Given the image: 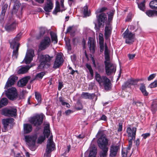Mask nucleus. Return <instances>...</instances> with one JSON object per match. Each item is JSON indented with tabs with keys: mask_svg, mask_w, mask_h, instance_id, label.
Instances as JSON below:
<instances>
[{
	"mask_svg": "<svg viewBox=\"0 0 157 157\" xmlns=\"http://www.w3.org/2000/svg\"><path fill=\"white\" fill-rule=\"evenodd\" d=\"M97 138H98L97 140L98 146L100 149L108 148L109 140L106 137V135L103 130H99L96 135Z\"/></svg>",
	"mask_w": 157,
	"mask_h": 157,
	"instance_id": "obj_1",
	"label": "nucleus"
},
{
	"mask_svg": "<svg viewBox=\"0 0 157 157\" xmlns=\"http://www.w3.org/2000/svg\"><path fill=\"white\" fill-rule=\"evenodd\" d=\"M22 34L21 33L18 34L14 39L10 42V47L14 49L13 52L12 58L13 59H16L18 55V50L20 44L18 43L21 37Z\"/></svg>",
	"mask_w": 157,
	"mask_h": 157,
	"instance_id": "obj_2",
	"label": "nucleus"
},
{
	"mask_svg": "<svg viewBox=\"0 0 157 157\" xmlns=\"http://www.w3.org/2000/svg\"><path fill=\"white\" fill-rule=\"evenodd\" d=\"M136 128L133 127L132 129L130 127H128L127 128L126 132L128 134V146L127 148V153L128 150H129L132 145V140L135 139Z\"/></svg>",
	"mask_w": 157,
	"mask_h": 157,
	"instance_id": "obj_3",
	"label": "nucleus"
},
{
	"mask_svg": "<svg viewBox=\"0 0 157 157\" xmlns=\"http://www.w3.org/2000/svg\"><path fill=\"white\" fill-rule=\"evenodd\" d=\"M40 63L37 67L38 69H42L44 68H47L50 65V62L52 57H50L48 55L41 54L39 56Z\"/></svg>",
	"mask_w": 157,
	"mask_h": 157,
	"instance_id": "obj_4",
	"label": "nucleus"
},
{
	"mask_svg": "<svg viewBox=\"0 0 157 157\" xmlns=\"http://www.w3.org/2000/svg\"><path fill=\"white\" fill-rule=\"evenodd\" d=\"M55 148V145L52 140V137L51 136L47 141L45 152L44 154V156L45 157H50L51 153Z\"/></svg>",
	"mask_w": 157,
	"mask_h": 157,
	"instance_id": "obj_5",
	"label": "nucleus"
},
{
	"mask_svg": "<svg viewBox=\"0 0 157 157\" xmlns=\"http://www.w3.org/2000/svg\"><path fill=\"white\" fill-rule=\"evenodd\" d=\"M44 117V115L43 114H36L31 117L29 121L34 126L38 127L42 124Z\"/></svg>",
	"mask_w": 157,
	"mask_h": 157,
	"instance_id": "obj_6",
	"label": "nucleus"
},
{
	"mask_svg": "<svg viewBox=\"0 0 157 157\" xmlns=\"http://www.w3.org/2000/svg\"><path fill=\"white\" fill-rule=\"evenodd\" d=\"M122 36L124 38L125 40L126 44H132L134 41L135 35L130 32L127 29L123 33Z\"/></svg>",
	"mask_w": 157,
	"mask_h": 157,
	"instance_id": "obj_7",
	"label": "nucleus"
},
{
	"mask_svg": "<svg viewBox=\"0 0 157 157\" xmlns=\"http://www.w3.org/2000/svg\"><path fill=\"white\" fill-rule=\"evenodd\" d=\"M105 69L106 75L108 76L114 74L116 70V65L112 63H105Z\"/></svg>",
	"mask_w": 157,
	"mask_h": 157,
	"instance_id": "obj_8",
	"label": "nucleus"
},
{
	"mask_svg": "<svg viewBox=\"0 0 157 157\" xmlns=\"http://www.w3.org/2000/svg\"><path fill=\"white\" fill-rule=\"evenodd\" d=\"M36 139V136H26L25 140L29 148L32 151L35 149V144Z\"/></svg>",
	"mask_w": 157,
	"mask_h": 157,
	"instance_id": "obj_9",
	"label": "nucleus"
},
{
	"mask_svg": "<svg viewBox=\"0 0 157 157\" xmlns=\"http://www.w3.org/2000/svg\"><path fill=\"white\" fill-rule=\"evenodd\" d=\"M6 96L10 100H14L17 98V92L15 87H11L6 91Z\"/></svg>",
	"mask_w": 157,
	"mask_h": 157,
	"instance_id": "obj_10",
	"label": "nucleus"
},
{
	"mask_svg": "<svg viewBox=\"0 0 157 157\" xmlns=\"http://www.w3.org/2000/svg\"><path fill=\"white\" fill-rule=\"evenodd\" d=\"M43 133L44 136H41L39 137L38 141V143H42L45 139V137L48 138L50 135V130L49 123H47L45 124L44 127Z\"/></svg>",
	"mask_w": 157,
	"mask_h": 157,
	"instance_id": "obj_11",
	"label": "nucleus"
},
{
	"mask_svg": "<svg viewBox=\"0 0 157 157\" xmlns=\"http://www.w3.org/2000/svg\"><path fill=\"white\" fill-rule=\"evenodd\" d=\"M17 110L15 108H5L2 109L1 114L7 117H15L16 116Z\"/></svg>",
	"mask_w": 157,
	"mask_h": 157,
	"instance_id": "obj_12",
	"label": "nucleus"
},
{
	"mask_svg": "<svg viewBox=\"0 0 157 157\" xmlns=\"http://www.w3.org/2000/svg\"><path fill=\"white\" fill-rule=\"evenodd\" d=\"M35 54L33 50L29 49L28 50L24 59L22 62L25 61L26 64L29 63L33 59V57L34 56Z\"/></svg>",
	"mask_w": 157,
	"mask_h": 157,
	"instance_id": "obj_13",
	"label": "nucleus"
},
{
	"mask_svg": "<svg viewBox=\"0 0 157 157\" xmlns=\"http://www.w3.org/2000/svg\"><path fill=\"white\" fill-rule=\"evenodd\" d=\"M51 42V40L49 37H45L40 43V48L41 50L45 49L49 46Z\"/></svg>",
	"mask_w": 157,
	"mask_h": 157,
	"instance_id": "obj_14",
	"label": "nucleus"
},
{
	"mask_svg": "<svg viewBox=\"0 0 157 157\" xmlns=\"http://www.w3.org/2000/svg\"><path fill=\"white\" fill-rule=\"evenodd\" d=\"M141 80H142V79H136L134 80L131 79L128 80L123 84L122 86V90H124L127 88H130L131 85H136L138 81Z\"/></svg>",
	"mask_w": 157,
	"mask_h": 157,
	"instance_id": "obj_15",
	"label": "nucleus"
},
{
	"mask_svg": "<svg viewBox=\"0 0 157 157\" xmlns=\"http://www.w3.org/2000/svg\"><path fill=\"white\" fill-rule=\"evenodd\" d=\"M63 62V60L62 54L59 53H58L56 55V58L53 64V68L56 69L59 68L62 64Z\"/></svg>",
	"mask_w": 157,
	"mask_h": 157,
	"instance_id": "obj_16",
	"label": "nucleus"
},
{
	"mask_svg": "<svg viewBox=\"0 0 157 157\" xmlns=\"http://www.w3.org/2000/svg\"><path fill=\"white\" fill-rule=\"evenodd\" d=\"M14 120V119L12 118L3 119L2 120V124L3 126V128L2 129L3 132L6 131L8 130L9 125L10 124H13Z\"/></svg>",
	"mask_w": 157,
	"mask_h": 157,
	"instance_id": "obj_17",
	"label": "nucleus"
},
{
	"mask_svg": "<svg viewBox=\"0 0 157 157\" xmlns=\"http://www.w3.org/2000/svg\"><path fill=\"white\" fill-rule=\"evenodd\" d=\"M18 79V77L15 75H11L8 79L5 88L8 89V88L13 85Z\"/></svg>",
	"mask_w": 157,
	"mask_h": 157,
	"instance_id": "obj_18",
	"label": "nucleus"
},
{
	"mask_svg": "<svg viewBox=\"0 0 157 157\" xmlns=\"http://www.w3.org/2000/svg\"><path fill=\"white\" fill-rule=\"evenodd\" d=\"M98 24L100 25H104V23L107 19L106 15L104 13H102L99 15L98 17Z\"/></svg>",
	"mask_w": 157,
	"mask_h": 157,
	"instance_id": "obj_19",
	"label": "nucleus"
},
{
	"mask_svg": "<svg viewBox=\"0 0 157 157\" xmlns=\"http://www.w3.org/2000/svg\"><path fill=\"white\" fill-rule=\"evenodd\" d=\"M53 7V4L52 0H47L43 8L45 12H49L51 11Z\"/></svg>",
	"mask_w": 157,
	"mask_h": 157,
	"instance_id": "obj_20",
	"label": "nucleus"
},
{
	"mask_svg": "<svg viewBox=\"0 0 157 157\" xmlns=\"http://www.w3.org/2000/svg\"><path fill=\"white\" fill-rule=\"evenodd\" d=\"M119 149V146L112 145L110 147V157H115Z\"/></svg>",
	"mask_w": 157,
	"mask_h": 157,
	"instance_id": "obj_21",
	"label": "nucleus"
},
{
	"mask_svg": "<svg viewBox=\"0 0 157 157\" xmlns=\"http://www.w3.org/2000/svg\"><path fill=\"white\" fill-rule=\"evenodd\" d=\"M88 44L91 52L93 53H94L95 51L96 45L94 40L92 38H89L88 41Z\"/></svg>",
	"mask_w": 157,
	"mask_h": 157,
	"instance_id": "obj_22",
	"label": "nucleus"
},
{
	"mask_svg": "<svg viewBox=\"0 0 157 157\" xmlns=\"http://www.w3.org/2000/svg\"><path fill=\"white\" fill-rule=\"evenodd\" d=\"M30 79V77L29 76L26 77L21 78L17 82V86L20 87L25 86Z\"/></svg>",
	"mask_w": 157,
	"mask_h": 157,
	"instance_id": "obj_23",
	"label": "nucleus"
},
{
	"mask_svg": "<svg viewBox=\"0 0 157 157\" xmlns=\"http://www.w3.org/2000/svg\"><path fill=\"white\" fill-rule=\"evenodd\" d=\"M136 2L138 5V7L139 9L143 11L144 12L146 10L145 0H136Z\"/></svg>",
	"mask_w": 157,
	"mask_h": 157,
	"instance_id": "obj_24",
	"label": "nucleus"
},
{
	"mask_svg": "<svg viewBox=\"0 0 157 157\" xmlns=\"http://www.w3.org/2000/svg\"><path fill=\"white\" fill-rule=\"evenodd\" d=\"M105 78L107 77L105 76H101L97 72H96L95 78L100 84L103 83L106 80Z\"/></svg>",
	"mask_w": 157,
	"mask_h": 157,
	"instance_id": "obj_25",
	"label": "nucleus"
},
{
	"mask_svg": "<svg viewBox=\"0 0 157 157\" xmlns=\"http://www.w3.org/2000/svg\"><path fill=\"white\" fill-rule=\"evenodd\" d=\"M82 98L85 99H93L95 97L94 94H90L87 92H83L81 94Z\"/></svg>",
	"mask_w": 157,
	"mask_h": 157,
	"instance_id": "obj_26",
	"label": "nucleus"
},
{
	"mask_svg": "<svg viewBox=\"0 0 157 157\" xmlns=\"http://www.w3.org/2000/svg\"><path fill=\"white\" fill-rule=\"evenodd\" d=\"M106 80L103 83L104 87L106 90H110L111 88V84L110 80L107 78H105Z\"/></svg>",
	"mask_w": 157,
	"mask_h": 157,
	"instance_id": "obj_27",
	"label": "nucleus"
},
{
	"mask_svg": "<svg viewBox=\"0 0 157 157\" xmlns=\"http://www.w3.org/2000/svg\"><path fill=\"white\" fill-rule=\"evenodd\" d=\"M31 67V66L29 67V65H27L21 67L19 69L17 73L19 74H24L27 72Z\"/></svg>",
	"mask_w": 157,
	"mask_h": 157,
	"instance_id": "obj_28",
	"label": "nucleus"
},
{
	"mask_svg": "<svg viewBox=\"0 0 157 157\" xmlns=\"http://www.w3.org/2000/svg\"><path fill=\"white\" fill-rule=\"evenodd\" d=\"M24 132L25 133L30 132L32 130V125L29 124H25L23 125Z\"/></svg>",
	"mask_w": 157,
	"mask_h": 157,
	"instance_id": "obj_29",
	"label": "nucleus"
},
{
	"mask_svg": "<svg viewBox=\"0 0 157 157\" xmlns=\"http://www.w3.org/2000/svg\"><path fill=\"white\" fill-rule=\"evenodd\" d=\"M5 28L6 30L8 32L13 30L16 28V22H13L11 24L6 26Z\"/></svg>",
	"mask_w": 157,
	"mask_h": 157,
	"instance_id": "obj_30",
	"label": "nucleus"
},
{
	"mask_svg": "<svg viewBox=\"0 0 157 157\" xmlns=\"http://www.w3.org/2000/svg\"><path fill=\"white\" fill-rule=\"evenodd\" d=\"M112 29L110 27L106 26L105 30V36L107 39L111 34Z\"/></svg>",
	"mask_w": 157,
	"mask_h": 157,
	"instance_id": "obj_31",
	"label": "nucleus"
},
{
	"mask_svg": "<svg viewBox=\"0 0 157 157\" xmlns=\"http://www.w3.org/2000/svg\"><path fill=\"white\" fill-rule=\"evenodd\" d=\"M14 3L12 10V14H15L18 11V10L21 5L19 2H14Z\"/></svg>",
	"mask_w": 157,
	"mask_h": 157,
	"instance_id": "obj_32",
	"label": "nucleus"
},
{
	"mask_svg": "<svg viewBox=\"0 0 157 157\" xmlns=\"http://www.w3.org/2000/svg\"><path fill=\"white\" fill-rule=\"evenodd\" d=\"M65 10V9H60L59 3L58 1H57L56 2V6L55 9L53 11V13L55 14H56L58 12H59L60 11L62 12Z\"/></svg>",
	"mask_w": 157,
	"mask_h": 157,
	"instance_id": "obj_33",
	"label": "nucleus"
},
{
	"mask_svg": "<svg viewBox=\"0 0 157 157\" xmlns=\"http://www.w3.org/2000/svg\"><path fill=\"white\" fill-rule=\"evenodd\" d=\"M8 101L7 98H3L0 100V108L8 104Z\"/></svg>",
	"mask_w": 157,
	"mask_h": 157,
	"instance_id": "obj_34",
	"label": "nucleus"
},
{
	"mask_svg": "<svg viewBox=\"0 0 157 157\" xmlns=\"http://www.w3.org/2000/svg\"><path fill=\"white\" fill-rule=\"evenodd\" d=\"M149 6L152 9L157 10V0L151 1L149 3Z\"/></svg>",
	"mask_w": 157,
	"mask_h": 157,
	"instance_id": "obj_35",
	"label": "nucleus"
},
{
	"mask_svg": "<svg viewBox=\"0 0 157 157\" xmlns=\"http://www.w3.org/2000/svg\"><path fill=\"white\" fill-rule=\"evenodd\" d=\"M140 89L144 95L146 96L148 95V93L146 90L145 86L144 84L143 83H141L140 84Z\"/></svg>",
	"mask_w": 157,
	"mask_h": 157,
	"instance_id": "obj_36",
	"label": "nucleus"
},
{
	"mask_svg": "<svg viewBox=\"0 0 157 157\" xmlns=\"http://www.w3.org/2000/svg\"><path fill=\"white\" fill-rule=\"evenodd\" d=\"M102 151L100 153V157H106L108 154V151L109 150L108 148H103L101 149Z\"/></svg>",
	"mask_w": 157,
	"mask_h": 157,
	"instance_id": "obj_37",
	"label": "nucleus"
},
{
	"mask_svg": "<svg viewBox=\"0 0 157 157\" xmlns=\"http://www.w3.org/2000/svg\"><path fill=\"white\" fill-rule=\"evenodd\" d=\"M97 153V148L95 147H94L90 151L88 157H95Z\"/></svg>",
	"mask_w": 157,
	"mask_h": 157,
	"instance_id": "obj_38",
	"label": "nucleus"
},
{
	"mask_svg": "<svg viewBox=\"0 0 157 157\" xmlns=\"http://www.w3.org/2000/svg\"><path fill=\"white\" fill-rule=\"evenodd\" d=\"M82 10L83 12L84 15L85 17L90 16V11H88V7L86 5L83 7Z\"/></svg>",
	"mask_w": 157,
	"mask_h": 157,
	"instance_id": "obj_39",
	"label": "nucleus"
},
{
	"mask_svg": "<svg viewBox=\"0 0 157 157\" xmlns=\"http://www.w3.org/2000/svg\"><path fill=\"white\" fill-rule=\"evenodd\" d=\"M52 40L54 41V44H56L58 42L57 36L56 34L53 32H51L50 33Z\"/></svg>",
	"mask_w": 157,
	"mask_h": 157,
	"instance_id": "obj_40",
	"label": "nucleus"
},
{
	"mask_svg": "<svg viewBox=\"0 0 157 157\" xmlns=\"http://www.w3.org/2000/svg\"><path fill=\"white\" fill-rule=\"evenodd\" d=\"M35 98L38 101V103H40L41 101V96L40 94L37 92H35Z\"/></svg>",
	"mask_w": 157,
	"mask_h": 157,
	"instance_id": "obj_41",
	"label": "nucleus"
},
{
	"mask_svg": "<svg viewBox=\"0 0 157 157\" xmlns=\"http://www.w3.org/2000/svg\"><path fill=\"white\" fill-rule=\"evenodd\" d=\"M46 30L44 28H41L40 29V32L39 33V36L37 37V38L40 39L41 37L43 36L44 35Z\"/></svg>",
	"mask_w": 157,
	"mask_h": 157,
	"instance_id": "obj_42",
	"label": "nucleus"
},
{
	"mask_svg": "<svg viewBox=\"0 0 157 157\" xmlns=\"http://www.w3.org/2000/svg\"><path fill=\"white\" fill-rule=\"evenodd\" d=\"M86 68L89 70L91 76L93 77L94 76V72L91 66L88 64H86Z\"/></svg>",
	"mask_w": 157,
	"mask_h": 157,
	"instance_id": "obj_43",
	"label": "nucleus"
},
{
	"mask_svg": "<svg viewBox=\"0 0 157 157\" xmlns=\"http://www.w3.org/2000/svg\"><path fill=\"white\" fill-rule=\"evenodd\" d=\"M145 13L149 17H153L155 14V12L151 10H147Z\"/></svg>",
	"mask_w": 157,
	"mask_h": 157,
	"instance_id": "obj_44",
	"label": "nucleus"
},
{
	"mask_svg": "<svg viewBox=\"0 0 157 157\" xmlns=\"http://www.w3.org/2000/svg\"><path fill=\"white\" fill-rule=\"evenodd\" d=\"M75 108L78 110L82 109L83 108V106L82 103L79 101L77 103V105L76 106Z\"/></svg>",
	"mask_w": 157,
	"mask_h": 157,
	"instance_id": "obj_45",
	"label": "nucleus"
},
{
	"mask_svg": "<svg viewBox=\"0 0 157 157\" xmlns=\"http://www.w3.org/2000/svg\"><path fill=\"white\" fill-rule=\"evenodd\" d=\"M7 7L8 5L6 4H5L2 7L1 14L3 16H4L5 14Z\"/></svg>",
	"mask_w": 157,
	"mask_h": 157,
	"instance_id": "obj_46",
	"label": "nucleus"
},
{
	"mask_svg": "<svg viewBox=\"0 0 157 157\" xmlns=\"http://www.w3.org/2000/svg\"><path fill=\"white\" fill-rule=\"evenodd\" d=\"M114 14V13L113 11H110L109 12V13L108 14V22H110L112 20Z\"/></svg>",
	"mask_w": 157,
	"mask_h": 157,
	"instance_id": "obj_47",
	"label": "nucleus"
},
{
	"mask_svg": "<svg viewBox=\"0 0 157 157\" xmlns=\"http://www.w3.org/2000/svg\"><path fill=\"white\" fill-rule=\"evenodd\" d=\"M157 87V80H155L153 82L151 83L148 86V87L150 88H155Z\"/></svg>",
	"mask_w": 157,
	"mask_h": 157,
	"instance_id": "obj_48",
	"label": "nucleus"
},
{
	"mask_svg": "<svg viewBox=\"0 0 157 157\" xmlns=\"http://www.w3.org/2000/svg\"><path fill=\"white\" fill-rule=\"evenodd\" d=\"M105 60L104 62V64H105V62L107 63H111V62L110 61V56L109 54L105 55Z\"/></svg>",
	"mask_w": 157,
	"mask_h": 157,
	"instance_id": "obj_49",
	"label": "nucleus"
},
{
	"mask_svg": "<svg viewBox=\"0 0 157 157\" xmlns=\"http://www.w3.org/2000/svg\"><path fill=\"white\" fill-rule=\"evenodd\" d=\"M107 8L105 7H103L97 10L96 11V13H101L105 11V10H106Z\"/></svg>",
	"mask_w": 157,
	"mask_h": 157,
	"instance_id": "obj_50",
	"label": "nucleus"
},
{
	"mask_svg": "<svg viewBox=\"0 0 157 157\" xmlns=\"http://www.w3.org/2000/svg\"><path fill=\"white\" fill-rule=\"evenodd\" d=\"M45 73L44 72H41L37 74L36 75V78H41L43 76L45 75Z\"/></svg>",
	"mask_w": 157,
	"mask_h": 157,
	"instance_id": "obj_51",
	"label": "nucleus"
},
{
	"mask_svg": "<svg viewBox=\"0 0 157 157\" xmlns=\"http://www.w3.org/2000/svg\"><path fill=\"white\" fill-rule=\"evenodd\" d=\"M68 67H69L68 68H69V71H68L70 72V74H71L72 75H73L74 74L75 72H78L77 71V70L75 71V70H73V69H72L71 67L68 66Z\"/></svg>",
	"mask_w": 157,
	"mask_h": 157,
	"instance_id": "obj_52",
	"label": "nucleus"
},
{
	"mask_svg": "<svg viewBox=\"0 0 157 157\" xmlns=\"http://www.w3.org/2000/svg\"><path fill=\"white\" fill-rule=\"evenodd\" d=\"M132 104L133 105H136L137 106H140L143 105V104L141 102L138 101H134L133 102Z\"/></svg>",
	"mask_w": 157,
	"mask_h": 157,
	"instance_id": "obj_53",
	"label": "nucleus"
},
{
	"mask_svg": "<svg viewBox=\"0 0 157 157\" xmlns=\"http://www.w3.org/2000/svg\"><path fill=\"white\" fill-rule=\"evenodd\" d=\"M59 101L61 103V104L63 105H65V103L66 102L65 101V100L64 99V98L62 97H59Z\"/></svg>",
	"mask_w": 157,
	"mask_h": 157,
	"instance_id": "obj_54",
	"label": "nucleus"
},
{
	"mask_svg": "<svg viewBox=\"0 0 157 157\" xmlns=\"http://www.w3.org/2000/svg\"><path fill=\"white\" fill-rule=\"evenodd\" d=\"M156 75L155 74H153L150 75L148 77L147 80L148 81H150L153 79L155 76Z\"/></svg>",
	"mask_w": 157,
	"mask_h": 157,
	"instance_id": "obj_55",
	"label": "nucleus"
},
{
	"mask_svg": "<svg viewBox=\"0 0 157 157\" xmlns=\"http://www.w3.org/2000/svg\"><path fill=\"white\" fill-rule=\"evenodd\" d=\"M66 45L67 47V49L68 50H71V47L69 40L66 42Z\"/></svg>",
	"mask_w": 157,
	"mask_h": 157,
	"instance_id": "obj_56",
	"label": "nucleus"
},
{
	"mask_svg": "<svg viewBox=\"0 0 157 157\" xmlns=\"http://www.w3.org/2000/svg\"><path fill=\"white\" fill-rule=\"evenodd\" d=\"M150 135V134L149 133H146L145 134H143L141 136L143 137L144 139H146L147 137L149 136Z\"/></svg>",
	"mask_w": 157,
	"mask_h": 157,
	"instance_id": "obj_57",
	"label": "nucleus"
},
{
	"mask_svg": "<svg viewBox=\"0 0 157 157\" xmlns=\"http://www.w3.org/2000/svg\"><path fill=\"white\" fill-rule=\"evenodd\" d=\"M126 150L123 149L122 151V157H126L127 155V153L126 152Z\"/></svg>",
	"mask_w": 157,
	"mask_h": 157,
	"instance_id": "obj_58",
	"label": "nucleus"
},
{
	"mask_svg": "<svg viewBox=\"0 0 157 157\" xmlns=\"http://www.w3.org/2000/svg\"><path fill=\"white\" fill-rule=\"evenodd\" d=\"M151 110L153 113H155L157 110V108L156 106L152 105L151 107Z\"/></svg>",
	"mask_w": 157,
	"mask_h": 157,
	"instance_id": "obj_59",
	"label": "nucleus"
},
{
	"mask_svg": "<svg viewBox=\"0 0 157 157\" xmlns=\"http://www.w3.org/2000/svg\"><path fill=\"white\" fill-rule=\"evenodd\" d=\"M73 112V111L70 109H68L65 112V113L66 115H68L71 113H72Z\"/></svg>",
	"mask_w": 157,
	"mask_h": 157,
	"instance_id": "obj_60",
	"label": "nucleus"
},
{
	"mask_svg": "<svg viewBox=\"0 0 157 157\" xmlns=\"http://www.w3.org/2000/svg\"><path fill=\"white\" fill-rule=\"evenodd\" d=\"M136 56V55L135 54H128V56L129 58V59H133Z\"/></svg>",
	"mask_w": 157,
	"mask_h": 157,
	"instance_id": "obj_61",
	"label": "nucleus"
},
{
	"mask_svg": "<svg viewBox=\"0 0 157 157\" xmlns=\"http://www.w3.org/2000/svg\"><path fill=\"white\" fill-rule=\"evenodd\" d=\"M107 117L105 115H103L99 119V120H103L106 121V120Z\"/></svg>",
	"mask_w": 157,
	"mask_h": 157,
	"instance_id": "obj_62",
	"label": "nucleus"
},
{
	"mask_svg": "<svg viewBox=\"0 0 157 157\" xmlns=\"http://www.w3.org/2000/svg\"><path fill=\"white\" fill-rule=\"evenodd\" d=\"M132 18L131 16L130 15L127 16V18L125 20L126 21H129L131 20Z\"/></svg>",
	"mask_w": 157,
	"mask_h": 157,
	"instance_id": "obj_63",
	"label": "nucleus"
},
{
	"mask_svg": "<svg viewBox=\"0 0 157 157\" xmlns=\"http://www.w3.org/2000/svg\"><path fill=\"white\" fill-rule=\"evenodd\" d=\"M122 124L120 123H119V127L118 129V132H121L122 131Z\"/></svg>",
	"mask_w": 157,
	"mask_h": 157,
	"instance_id": "obj_64",
	"label": "nucleus"
}]
</instances>
